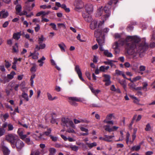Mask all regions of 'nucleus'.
Instances as JSON below:
<instances>
[{
  "instance_id": "1",
  "label": "nucleus",
  "mask_w": 155,
  "mask_h": 155,
  "mask_svg": "<svg viewBox=\"0 0 155 155\" xmlns=\"http://www.w3.org/2000/svg\"><path fill=\"white\" fill-rule=\"evenodd\" d=\"M123 35L116 33L115 34L116 38L119 39L118 42L116 41L112 45V48L116 54L120 51L119 47L120 45L123 46L126 44V48L128 52H137L140 54V57L143 55L141 54L143 53L147 49L148 45L145 42L146 39L144 38L141 40L140 38L137 36H129L127 37L126 41H123L124 39Z\"/></svg>"
},
{
  "instance_id": "2",
  "label": "nucleus",
  "mask_w": 155,
  "mask_h": 155,
  "mask_svg": "<svg viewBox=\"0 0 155 155\" xmlns=\"http://www.w3.org/2000/svg\"><path fill=\"white\" fill-rule=\"evenodd\" d=\"M110 15V12L108 8L105 7L104 8L102 7L99 8L96 13L95 16L96 17L101 16L102 21L100 23L104 24V22L109 17Z\"/></svg>"
},
{
  "instance_id": "3",
  "label": "nucleus",
  "mask_w": 155,
  "mask_h": 155,
  "mask_svg": "<svg viewBox=\"0 0 155 155\" xmlns=\"http://www.w3.org/2000/svg\"><path fill=\"white\" fill-rule=\"evenodd\" d=\"M84 8L86 12L83 13L82 16L86 21L90 22L92 19L90 14L93 11V6L91 4H86L84 6Z\"/></svg>"
},
{
  "instance_id": "4",
  "label": "nucleus",
  "mask_w": 155,
  "mask_h": 155,
  "mask_svg": "<svg viewBox=\"0 0 155 155\" xmlns=\"http://www.w3.org/2000/svg\"><path fill=\"white\" fill-rule=\"evenodd\" d=\"M99 30H96L94 32V35L97 38V41L100 46H103L104 44V37H103L102 34L100 32Z\"/></svg>"
},
{
  "instance_id": "5",
  "label": "nucleus",
  "mask_w": 155,
  "mask_h": 155,
  "mask_svg": "<svg viewBox=\"0 0 155 155\" xmlns=\"http://www.w3.org/2000/svg\"><path fill=\"white\" fill-rule=\"evenodd\" d=\"M25 144L23 142L18 138L15 143L12 145L13 148L16 147L18 151H20L24 147Z\"/></svg>"
},
{
  "instance_id": "6",
  "label": "nucleus",
  "mask_w": 155,
  "mask_h": 155,
  "mask_svg": "<svg viewBox=\"0 0 155 155\" xmlns=\"http://www.w3.org/2000/svg\"><path fill=\"white\" fill-rule=\"evenodd\" d=\"M61 124L64 126H66L67 127H71L73 128L75 126L73 121L68 118H63L61 119Z\"/></svg>"
},
{
  "instance_id": "7",
  "label": "nucleus",
  "mask_w": 155,
  "mask_h": 155,
  "mask_svg": "<svg viewBox=\"0 0 155 155\" xmlns=\"http://www.w3.org/2000/svg\"><path fill=\"white\" fill-rule=\"evenodd\" d=\"M18 138L16 135L13 134H8L6 137V140L10 143L12 146V145L15 143Z\"/></svg>"
},
{
  "instance_id": "8",
  "label": "nucleus",
  "mask_w": 155,
  "mask_h": 155,
  "mask_svg": "<svg viewBox=\"0 0 155 155\" xmlns=\"http://www.w3.org/2000/svg\"><path fill=\"white\" fill-rule=\"evenodd\" d=\"M21 6L20 5H17L15 7L16 13L17 14L19 15L20 16L26 15L27 12L25 11H24L23 12H21Z\"/></svg>"
},
{
  "instance_id": "9",
  "label": "nucleus",
  "mask_w": 155,
  "mask_h": 155,
  "mask_svg": "<svg viewBox=\"0 0 155 155\" xmlns=\"http://www.w3.org/2000/svg\"><path fill=\"white\" fill-rule=\"evenodd\" d=\"M80 101V99L76 97H71L69 98V102L72 105L74 106L77 105L76 101L79 102Z\"/></svg>"
},
{
  "instance_id": "10",
  "label": "nucleus",
  "mask_w": 155,
  "mask_h": 155,
  "mask_svg": "<svg viewBox=\"0 0 155 155\" xmlns=\"http://www.w3.org/2000/svg\"><path fill=\"white\" fill-rule=\"evenodd\" d=\"M74 5L76 8L78 9H80L82 8L84 6L83 2L80 0H76L74 2Z\"/></svg>"
},
{
  "instance_id": "11",
  "label": "nucleus",
  "mask_w": 155,
  "mask_h": 155,
  "mask_svg": "<svg viewBox=\"0 0 155 155\" xmlns=\"http://www.w3.org/2000/svg\"><path fill=\"white\" fill-rule=\"evenodd\" d=\"M102 25L100 22L99 23V25H98V29H97L96 30H99L100 31V32L102 34V35H103V37H104V35L107 33L109 30V29L107 28H104L102 30V31H101V30L100 28L101 25Z\"/></svg>"
},
{
  "instance_id": "12",
  "label": "nucleus",
  "mask_w": 155,
  "mask_h": 155,
  "mask_svg": "<svg viewBox=\"0 0 155 155\" xmlns=\"http://www.w3.org/2000/svg\"><path fill=\"white\" fill-rule=\"evenodd\" d=\"M104 128L105 130L110 132L117 130L119 127H118L114 126L112 128H110L109 125H106L104 126Z\"/></svg>"
},
{
  "instance_id": "13",
  "label": "nucleus",
  "mask_w": 155,
  "mask_h": 155,
  "mask_svg": "<svg viewBox=\"0 0 155 155\" xmlns=\"http://www.w3.org/2000/svg\"><path fill=\"white\" fill-rule=\"evenodd\" d=\"M8 15L9 14L8 11L5 9L0 12V18H6L8 16Z\"/></svg>"
},
{
  "instance_id": "14",
  "label": "nucleus",
  "mask_w": 155,
  "mask_h": 155,
  "mask_svg": "<svg viewBox=\"0 0 155 155\" xmlns=\"http://www.w3.org/2000/svg\"><path fill=\"white\" fill-rule=\"evenodd\" d=\"M58 45L62 52H64L66 51L67 46L63 42H61L58 44Z\"/></svg>"
},
{
  "instance_id": "15",
  "label": "nucleus",
  "mask_w": 155,
  "mask_h": 155,
  "mask_svg": "<svg viewBox=\"0 0 155 155\" xmlns=\"http://www.w3.org/2000/svg\"><path fill=\"white\" fill-rule=\"evenodd\" d=\"M118 81V82L123 87L125 91L126 92L127 83H126L125 80L124 79L122 80H119Z\"/></svg>"
},
{
  "instance_id": "16",
  "label": "nucleus",
  "mask_w": 155,
  "mask_h": 155,
  "mask_svg": "<svg viewBox=\"0 0 155 155\" xmlns=\"http://www.w3.org/2000/svg\"><path fill=\"white\" fill-rule=\"evenodd\" d=\"M91 22L90 25V28L92 30L94 29L97 26V21L96 20L91 21ZM91 22V21H90Z\"/></svg>"
},
{
  "instance_id": "17",
  "label": "nucleus",
  "mask_w": 155,
  "mask_h": 155,
  "mask_svg": "<svg viewBox=\"0 0 155 155\" xmlns=\"http://www.w3.org/2000/svg\"><path fill=\"white\" fill-rule=\"evenodd\" d=\"M75 71L78 74L80 79L83 82H85V81L82 77V73L80 68H75Z\"/></svg>"
},
{
  "instance_id": "18",
  "label": "nucleus",
  "mask_w": 155,
  "mask_h": 155,
  "mask_svg": "<svg viewBox=\"0 0 155 155\" xmlns=\"http://www.w3.org/2000/svg\"><path fill=\"white\" fill-rule=\"evenodd\" d=\"M39 44V45H36L35 48V50L38 51L40 49H44L46 47V45L45 43H41Z\"/></svg>"
},
{
  "instance_id": "19",
  "label": "nucleus",
  "mask_w": 155,
  "mask_h": 155,
  "mask_svg": "<svg viewBox=\"0 0 155 155\" xmlns=\"http://www.w3.org/2000/svg\"><path fill=\"white\" fill-rule=\"evenodd\" d=\"M114 61H109L104 62V63L106 65H110L106 67V68H109L110 67H111L114 68L115 67V65L113 64V62Z\"/></svg>"
},
{
  "instance_id": "20",
  "label": "nucleus",
  "mask_w": 155,
  "mask_h": 155,
  "mask_svg": "<svg viewBox=\"0 0 155 155\" xmlns=\"http://www.w3.org/2000/svg\"><path fill=\"white\" fill-rule=\"evenodd\" d=\"M2 148L4 155H8L9 154L10 151L7 147L3 145H2Z\"/></svg>"
},
{
  "instance_id": "21",
  "label": "nucleus",
  "mask_w": 155,
  "mask_h": 155,
  "mask_svg": "<svg viewBox=\"0 0 155 155\" xmlns=\"http://www.w3.org/2000/svg\"><path fill=\"white\" fill-rule=\"evenodd\" d=\"M22 93L21 94V96L26 101H28L29 100V99L28 98V94L25 93V91L22 90Z\"/></svg>"
},
{
  "instance_id": "22",
  "label": "nucleus",
  "mask_w": 155,
  "mask_h": 155,
  "mask_svg": "<svg viewBox=\"0 0 155 155\" xmlns=\"http://www.w3.org/2000/svg\"><path fill=\"white\" fill-rule=\"evenodd\" d=\"M110 90L113 91L115 92L118 93H121V92L119 88L116 89L114 85H112L110 88Z\"/></svg>"
},
{
  "instance_id": "23",
  "label": "nucleus",
  "mask_w": 155,
  "mask_h": 155,
  "mask_svg": "<svg viewBox=\"0 0 155 155\" xmlns=\"http://www.w3.org/2000/svg\"><path fill=\"white\" fill-rule=\"evenodd\" d=\"M36 51L35 50V51L34 53H30V55L29 56H32V58L33 59H36L38 58V56L39 55V54L38 52H36Z\"/></svg>"
},
{
  "instance_id": "24",
  "label": "nucleus",
  "mask_w": 155,
  "mask_h": 155,
  "mask_svg": "<svg viewBox=\"0 0 155 155\" xmlns=\"http://www.w3.org/2000/svg\"><path fill=\"white\" fill-rule=\"evenodd\" d=\"M104 136L105 137V141L108 142H112L111 139L114 137V136H108L107 135H104Z\"/></svg>"
},
{
  "instance_id": "25",
  "label": "nucleus",
  "mask_w": 155,
  "mask_h": 155,
  "mask_svg": "<svg viewBox=\"0 0 155 155\" xmlns=\"http://www.w3.org/2000/svg\"><path fill=\"white\" fill-rule=\"evenodd\" d=\"M35 4L34 3H32L31 5V8L29 4H28V5H25L24 8L25 10L28 11H30L32 10L33 8L35 6Z\"/></svg>"
},
{
  "instance_id": "26",
  "label": "nucleus",
  "mask_w": 155,
  "mask_h": 155,
  "mask_svg": "<svg viewBox=\"0 0 155 155\" xmlns=\"http://www.w3.org/2000/svg\"><path fill=\"white\" fill-rule=\"evenodd\" d=\"M104 54L108 57L112 58L113 56L112 54L108 50H105L104 52Z\"/></svg>"
},
{
  "instance_id": "27",
  "label": "nucleus",
  "mask_w": 155,
  "mask_h": 155,
  "mask_svg": "<svg viewBox=\"0 0 155 155\" xmlns=\"http://www.w3.org/2000/svg\"><path fill=\"white\" fill-rule=\"evenodd\" d=\"M21 35V34L20 32L15 33L13 34V38L16 40H18L20 38Z\"/></svg>"
},
{
  "instance_id": "28",
  "label": "nucleus",
  "mask_w": 155,
  "mask_h": 155,
  "mask_svg": "<svg viewBox=\"0 0 155 155\" xmlns=\"http://www.w3.org/2000/svg\"><path fill=\"white\" fill-rule=\"evenodd\" d=\"M21 59L20 58H15L14 59V61L13 63V65L12 68H16V66L15 64H16L17 62L18 61H20Z\"/></svg>"
},
{
  "instance_id": "29",
  "label": "nucleus",
  "mask_w": 155,
  "mask_h": 155,
  "mask_svg": "<svg viewBox=\"0 0 155 155\" xmlns=\"http://www.w3.org/2000/svg\"><path fill=\"white\" fill-rule=\"evenodd\" d=\"M135 71H136V72L140 73L141 74H143V71H144L145 70V68H133Z\"/></svg>"
},
{
  "instance_id": "30",
  "label": "nucleus",
  "mask_w": 155,
  "mask_h": 155,
  "mask_svg": "<svg viewBox=\"0 0 155 155\" xmlns=\"http://www.w3.org/2000/svg\"><path fill=\"white\" fill-rule=\"evenodd\" d=\"M86 144L90 149L96 146L97 145V143L95 142H93V143H86Z\"/></svg>"
},
{
  "instance_id": "31",
  "label": "nucleus",
  "mask_w": 155,
  "mask_h": 155,
  "mask_svg": "<svg viewBox=\"0 0 155 155\" xmlns=\"http://www.w3.org/2000/svg\"><path fill=\"white\" fill-rule=\"evenodd\" d=\"M116 74L118 75H122V76L124 78H126L125 75L124 73L123 72L119 71L118 70H116Z\"/></svg>"
},
{
  "instance_id": "32",
  "label": "nucleus",
  "mask_w": 155,
  "mask_h": 155,
  "mask_svg": "<svg viewBox=\"0 0 155 155\" xmlns=\"http://www.w3.org/2000/svg\"><path fill=\"white\" fill-rule=\"evenodd\" d=\"M15 74V73L14 71H12L10 73V74H8L7 75V77L8 79H12L14 77V76Z\"/></svg>"
},
{
  "instance_id": "33",
  "label": "nucleus",
  "mask_w": 155,
  "mask_h": 155,
  "mask_svg": "<svg viewBox=\"0 0 155 155\" xmlns=\"http://www.w3.org/2000/svg\"><path fill=\"white\" fill-rule=\"evenodd\" d=\"M47 95L48 99L50 101H53L54 99H57V97H54L52 98L51 95L49 93H47Z\"/></svg>"
},
{
  "instance_id": "34",
  "label": "nucleus",
  "mask_w": 155,
  "mask_h": 155,
  "mask_svg": "<svg viewBox=\"0 0 155 155\" xmlns=\"http://www.w3.org/2000/svg\"><path fill=\"white\" fill-rule=\"evenodd\" d=\"M140 148V145H138L137 146H134L132 147L131 149V151H138Z\"/></svg>"
},
{
  "instance_id": "35",
  "label": "nucleus",
  "mask_w": 155,
  "mask_h": 155,
  "mask_svg": "<svg viewBox=\"0 0 155 155\" xmlns=\"http://www.w3.org/2000/svg\"><path fill=\"white\" fill-rule=\"evenodd\" d=\"M45 59V57L43 56L42 58L38 61V62L39 63V65L40 67H41L44 63L43 61Z\"/></svg>"
},
{
  "instance_id": "36",
  "label": "nucleus",
  "mask_w": 155,
  "mask_h": 155,
  "mask_svg": "<svg viewBox=\"0 0 155 155\" xmlns=\"http://www.w3.org/2000/svg\"><path fill=\"white\" fill-rule=\"evenodd\" d=\"M108 68H97L95 71V73L96 74H98L99 73L100 71H104L105 70H107Z\"/></svg>"
},
{
  "instance_id": "37",
  "label": "nucleus",
  "mask_w": 155,
  "mask_h": 155,
  "mask_svg": "<svg viewBox=\"0 0 155 155\" xmlns=\"http://www.w3.org/2000/svg\"><path fill=\"white\" fill-rule=\"evenodd\" d=\"M103 77L104 78L103 81V82L110 80V77L109 75L104 74L103 75Z\"/></svg>"
},
{
  "instance_id": "38",
  "label": "nucleus",
  "mask_w": 155,
  "mask_h": 155,
  "mask_svg": "<svg viewBox=\"0 0 155 155\" xmlns=\"http://www.w3.org/2000/svg\"><path fill=\"white\" fill-rule=\"evenodd\" d=\"M13 51L14 52H18V45L17 43H15V45L13 46Z\"/></svg>"
},
{
  "instance_id": "39",
  "label": "nucleus",
  "mask_w": 155,
  "mask_h": 155,
  "mask_svg": "<svg viewBox=\"0 0 155 155\" xmlns=\"http://www.w3.org/2000/svg\"><path fill=\"white\" fill-rule=\"evenodd\" d=\"M49 151L50 152L49 154H51V155H54L56 152V150L53 148H50L49 149Z\"/></svg>"
},
{
  "instance_id": "40",
  "label": "nucleus",
  "mask_w": 155,
  "mask_h": 155,
  "mask_svg": "<svg viewBox=\"0 0 155 155\" xmlns=\"http://www.w3.org/2000/svg\"><path fill=\"white\" fill-rule=\"evenodd\" d=\"M131 67L134 68H145V67L144 66H141L140 64L135 63L133 66L132 65Z\"/></svg>"
},
{
  "instance_id": "41",
  "label": "nucleus",
  "mask_w": 155,
  "mask_h": 155,
  "mask_svg": "<svg viewBox=\"0 0 155 155\" xmlns=\"http://www.w3.org/2000/svg\"><path fill=\"white\" fill-rule=\"evenodd\" d=\"M70 148L72 150L75 151H77L78 150V147L75 145L71 146Z\"/></svg>"
},
{
  "instance_id": "42",
  "label": "nucleus",
  "mask_w": 155,
  "mask_h": 155,
  "mask_svg": "<svg viewBox=\"0 0 155 155\" xmlns=\"http://www.w3.org/2000/svg\"><path fill=\"white\" fill-rule=\"evenodd\" d=\"M40 151L38 150H37L34 151H32L30 155H39Z\"/></svg>"
},
{
  "instance_id": "43",
  "label": "nucleus",
  "mask_w": 155,
  "mask_h": 155,
  "mask_svg": "<svg viewBox=\"0 0 155 155\" xmlns=\"http://www.w3.org/2000/svg\"><path fill=\"white\" fill-rule=\"evenodd\" d=\"M44 37L43 35H41L40 37L38 38V41L39 44L42 43V42L44 41Z\"/></svg>"
},
{
  "instance_id": "44",
  "label": "nucleus",
  "mask_w": 155,
  "mask_h": 155,
  "mask_svg": "<svg viewBox=\"0 0 155 155\" xmlns=\"http://www.w3.org/2000/svg\"><path fill=\"white\" fill-rule=\"evenodd\" d=\"M35 74H32V75H31L30 79V81H31V86H32L33 85V83H34V81H33V79L35 77Z\"/></svg>"
},
{
  "instance_id": "45",
  "label": "nucleus",
  "mask_w": 155,
  "mask_h": 155,
  "mask_svg": "<svg viewBox=\"0 0 155 155\" xmlns=\"http://www.w3.org/2000/svg\"><path fill=\"white\" fill-rule=\"evenodd\" d=\"M142 84L143 85V87H142V88L143 89H146L145 91H147V87L148 86V84L147 82H144L142 83Z\"/></svg>"
},
{
  "instance_id": "46",
  "label": "nucleus",
  "mask_w": 155,
  "mask_h": 155,
  "mask_svg": "<svg viewBox=\"0 0 155 155\" xmlns=\"http://www.w3.org/2000/svg\"><path fill=\"white\" fill-rule=\"evenodd\" d=\"M141 79V77L140 76H137L133 78L132 81H131V82H133L137 81Z\"/></svg>"
},
{
  "instance_id": "47",
  "label": "nucleus",
  "mask_w": 155,
  "mask_h": 155,
  "mask_svg": "<svg viewBox=\"0 0 155 155\" xmlns=\"http://www.w3.org/2000/svg\"><path fill=\"white\" fill-rule=\"evenodd\" d=\"M51 130L50 128H49L48 129L47 131L45 132L43 134V135H45L46 136H48L49 134H51Z\"/></svg>"
},
{
  "instance_id": "48",
  "label": "nucleus",
  "mask_w": 155,
  "mask_h": 155,
  "mask_svg": "<svg viewBox=\"0 0 155 155\" xmlns=\"http://www.w3.org/2000/svg\"><path fill=\"white\" fill-rule=\"evenodd\" d=\"M41 15L43 16H45V12L43 11L40 12L36 14V16H39Z\"/></svg>"
},
{
  "instance_id": "49",
  "label": "nucleus",
  "mask_w": 155,
  "mask_h": 155,
  "mask_svg": "<svg viewBox=\"0 0 155 155\" xmlns=\"http://www.w3.org/2000/svg\"><path fill=\"white\" fill-rule=\"evenodd\" d=\"M57 25L59 28H66V26L64 23H58L57 24Z\"/></svg>"
},
{
  "instance_id": "50",
  "label": "nucleus",
  "mask_w": 155,
  "mask_h": 155,
  "mask_svg": "<svg viewBox=\"0 0 155 155\" xmlns=\"http://www.w3.org/2000/svg\"><path fill=\"white\" fill-rule=\"evenodd\" d=\"M40 147L42 149V150L41 151V154H43L44 153L43 152L44 150L43 149L45 147V145L44 144H40Z\"/></svg>"
},
{
  "instance_id": "51",
  "label": "nucleus",
  "mask_w": 155,
  "mask_h": 155,
  "mask_svg": "<svg viewBox=\"0 0 155 155\" xmlns=\"http://www.w3.org/2000/svg\"><path fill=\"white\" fill-rule=\"evenodd\" d=\"M49 25L51 26L52 28L54 30H57V28L56 25L54 23H51Z\"/></svg>"
},
{
  "instance_id": "52",
  "label": "nucleus",
  "mask_w": 155,
  "mask_h": 155,
  "mask_svg": "<svg viewBox=\"0 0 155 155\" xmlns=\"http://www.w3.org/2000/svg\"><path fill=\"white\" fill-rule=\"evenodd\" d=\"M130 137V134L129 132H127L126 134V142L127 144L128 143V142H129V138Z\"/></svg>"
},
{
  "instance_id": "53",
  "label": "nucleus",
  "mask_w": 155,
  "mask_h": 155,
  "mask_svg": "<svg viewBox=\"0 0 155 155\" xmlns=\"http://www.w3.org/2000/svg\"><path fill=\"white\" fill-rule=\"evenodd\" d=\"M85 75H86L87 77V78L89 80H91V74L88 71H86L85 73Z\"/></svg>"
},
{
  "instance_id": "54",
  "label": "nucleus",
  "mask_w": 155,
  "mask_h": 155,
  "mask_svg": "<svg viewBox=\"0 0 155 155\" xmlns=\"http://www.w3.org/2000/svg\"><path fill=\"white\" fill-rule=\"evenodd\" d=\"M8 131L12 130L13 129L14 127L13 125L11 124H8Z\"/></svg>"
},
{
  "instance_id": "55",
  "label": "nucleus",
  "mask_w": 155,
  "mask_h": 155,
  "mask_svg": "<svg viewBox=\"0 0 155 155\" xmlns=\"http://www.w3.org/2000/svg\"><path fill=\"white\" fill-rule=\"evenodd\" d=\"M17 133L19 136H21L23 134V131L22 129L21 128H19L18 129V130L17 131Z\"/></svg>"
},
{
  "instance_id": "56",
  "label": "nucleus",
  "mask_w": 155,
  "mask_h": 155,
  "mask_svg": "<svg viewBox=\"0 0 155 155\" xmlns=\"http://www.w3.org/2000/svg\"><path fill=\"white\" fill-rule=\"evenodd\" d=\"M49 136L50 137L51 139L54 142L56 141L57 140V137H54L51 135H50Z\"/></svg>"
},
{
  "instance_id": "57",
  "label": "nucleus",
  "mask_w": 155,
  "mask_h": 155,
  "mask_svg": "<svg viewBox=\"0 0 155 155\" xmlns=\"http://www.w3.org/2000/svg\"><path fill=\"white\" fill-rule=\"evenodd\" d=\"M136 137V134H133L132 135V140H130L129 141V142H130V143H132L133 142L134 140Z\"/></svg>"
},
{
  "instance_id": "58",
  "label": "nucleus",
  "mask_w": 155,
  "mask_h": 155,
  "mask_svg": "<svg viewBox=\"0 0 155 155\" xmlns=\"http://www.w3.org/2000/svg\"><path fill=\"white\" fill-rule=\"evenodd\" d=\"M5 132V130L3 128H0V137L4 134Z\"/></svg>"
},
{
  "instance_id": "59",
  "label": "nucleus",
  "mask_w": 155,
  "mask_h": 155,
  "mask_svg": "<svg viewBox=\"0 0 155 155\" xmlns=\"http://www.w3.org/2000/svg\"><path fill=\"white\" fill-rule=\"evenodd\" d=\"M4 84H5L9 81V80L6 77H4L3 78Z\"/></svg>"
},
{
  "instance_id": "60",
  "label": "nucleus",
  "mask_w": 155,
  "mask_h": 155,
  "mask_svg": "<svg viewBox=\"0 0 155 155\" xmlns=\"http://www.w3.org/2000/svg\"><path fill=\"white\" fill-rule=\"evenodd\" d=\"M20 86L21 87V88L22 89V91L23 90V89H25V88H26L25 87V82L24 81L22 82L21 84H20Z\"/></svg>"
},
{
  "instance_id": "61",
  "label": "nucleus",
  "mask_w": 155,
  "mask_h": 155,
  "mask_svg": "<svg viewBox=\"0 0 155 155\" xmlns=\"http://www.w3.org/2000/svg\"><path fill=\"white\" fill-rule=\"evenodd\" d=\"M151 129L150 126L149 124H147L145 128V130L147 131H149Z\"/></svg>"
},
{
  "instance_id": "62",
  "label": "nucleus",
  "mask_w": 155,
  "mask_h": 155,
  "mask_svg": "<svg viewBox=\"0 0 155 155\" xmlns=\"http://www.w3.org/2000/svg\"><path fill=\"white\" fill-rule=\"evenodd\" d=\"M80 123H88L89 121H88L86 119H81L80 120Z\"/></svg>"
},
{
  "instance_id": "63",
  "label": "nucleus",
  "mask_w": 155,
  "mask_h": 155,
  "mask_svg": "<svg viewBox=\"0 0 155 155\" xmlns=\"http://www.w3.org/2000/svg\"><path fill=\"white\" fill-rule=\"evenodd\" d=\"M104 82H105V85L106 86H108L110 85L111 83V82L110 80H108L107 81H104Z\"/></svg>"
},
{
  "instance_id": "64",
  "label": "nucleus",
  "mask_w": 155,
  "mask_h": 155,
  "mask_svg": "<svg viewBox=\"0 0 155 155\" xmlns=\"http://www.w3.org/2000/svg\"><path fill=\"white\" fill-rule=\"evenodd\" d=\"M25 142L28 144H30V139L29 138H26L24 140Z\"/></svg>"
}]
</instances>
